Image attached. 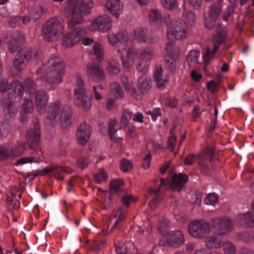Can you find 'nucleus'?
I'll list each match as a JSON object with an SVG mask.
<instances>
[{
	"label": "nucleus",
	"mask_w": 254,
	"mask_h": 254,
	"mask_svg": "<svg viewBox=\"0 0 254 254\" xmlns=\"http://www.w3.org/2000/svg\"><path fill=\"white\" fill-rule=\"evenodd\" d=\"M93 0H66L63 5V14L68 18L67 24L72 27L83 21V16L89 14L94 7Z\"/></svg>",
	"instance_id": "f257e3e1"
},
{
	"label": "nucleus",
	"mask_w": 254,
	"mask_h": 254,
	"mask_svg": "<svg viewBox=\"0 0 254 254\" xmlns=\"http://www.w3.org/2000/svg\"><path fill=\"white\" fill-rule=\"evenodd\" d=\"M64 68L65 64L62 59L54 58L38 69L37 72L41 78L49 84H57L62 81Z\"/></svg>",
	"instance_id": "f03ea898"
},
{
	"label": "nucleus",
	"mask_w": 254,
	"mask_h": 254,
	"mask_svg": "<svg viewBox=\"0 0 254 254\" xmlns=\"http://www.w3.org/2000/svg\"><path fill=\"white\" fill-rule=\"evenodd\" d=\"M153 53L149 47H141L138 49L128 48L125 54L121 56L123 66L125 68H129L134 64L136 59L142 62H148L153 58Z\"/></svg>",
	"instance_id": "7ed1b4c3"
},
{
	"label": "nucleus",
	"mask_w": 254,
	"mask_h": 254,
	"mask_svg": "<svg viewBox=\"0 0 254 254\" xmlns=\"http://www.w3.org/2000/svg\"><path fill=\"white\" fill-rule=\"evenodd\" d=\"M71 109L68 106L61 107L59 101L53 103L50 107L48 118L54 124L56 121H59L63 128L68 127L71 124Z\"/></svg>",
	"instance_id": "20e7f679"
},
{
	"label": "nucleus",
	"mask_w": 254,
	"mask_h": 254,
	"mask_svg": "<svg viewBox=\"0 0 254 254\" xmlns=\"http://www.w3.org/2000/svg\"><path fill=\"white\" fill-rule=\"evenodd\" d=\"M35 87L33 81L29 78L25 80L24 86L18 81H14L8 89V99L4 101L16 104L21 100L24 89L31 94L35 93Z\"/></svg>",
	"instance_id": "39448f33"
},
{
	"label": "nucleus",
	"mask_w": 254,
	"mask_h": 254,
	"mask_svg": "<svg viewBox=\"0 0 254 254\" xmlns=\"http://www.w3.org/2000/svg\"><path fill=\"white\" fill-rule=\"evenodd\" d=\"M167 25V35L168 39L183 40L187 37V27L186 22L181 19L171 20L170 17L165 18Z\"/></svg>",
	"instance_id": "423d86ee"
},
{
	"label": "nucleus",
	"mask_w": 254,
	"mask_h": 254,
	"mask_svg": "<svg viewBox=\"0 0 254 254\" xmlns=\"http://www.w3.org/2000/svg\"><path fill=\"white\" fill-rule=\"evenodd\" d=\"M64 26V23L61 19L51 18L42 28L44 39L49 42L56 41L63 33Z\"/></svg>",
	"instance_id": "0eeeda50"
},
{
	"label": "nucleus",
	"mask_w": 254,
	"mask_h": 254,
	"mask_svg": "<svg viewBox=\"0 0 254 254\" xmlns=\"http://www.w3.org/2000/svg\"><path fill=\"white\" fill-rule=\"evenodd\" d=\"M188 229L192 237L198 239L206 238L211 232L209 223L203 220H197L190 222Z\"/></svg>",
	"instance_id": "6e6552de"
},
{
	"label": "nucleus",
	"mask_w": 254,
	"mask_h": 254,
	"mask_svg": "<svg viewBox=\"0 0 254 254\" xmlns=\"http://www.w3.org/2000/svg\"><path fill=\"white\" fill-rule=\"evenodd\" d=\"M37 55L35 50L28 48H23L19 51L13 62V65L15 70H23L29 61L35 59Z\"/></svg>",
	"instance_id": "1a4fd4ad"
},
{
	"label": "nucleus",
	"mask_w": 254,
	"mask_h": 254,
	"mask_svg": "<svg viewBox=\"0 0 254 254\" xmlns=\"http://www.w3.org/2000/svg\"><path fill=\"white\" fill-rule=\"evenodd\" d=\"M211 225L217 235H226L230 233L234 228V223L228 216L218 217L213 218Z\"/></svg>",
	"instance_id": "9d476101"
},
{
	"label": "nucleus",
	"mask_w": 254,
	"mask_h": 254,
	"mask_svg": "<svg viewBox=\"0 0 254 254\" xmlns=\"http://www.w3.org/2000/svg\"><path fill=\"white\" fill-rule=\"evenodd\" d=\"M26 149V143L17 142L11 146L7 147L0 146V159L14 158L23 154Z\"/></svg>",
	"instance_id": "9b49d317"
},
{
	"label": "nucleus",
	"mask_w": 254,
	"mask_h": 254,
	"mask_svg": "<svg viewBox=\"0 0 254 254\" xmlns=\"http://www.w3.org/2000/svg\"><path fill=\"white\" fill-rule=\"evenodd\" d=\"M78 87L74 90L75 104L84 111H88L91 107L90 99L86 95L85 89L82 87L83 81L79 79L77 80Z\"/></svg>",
	"instance_id": "f8f14e48"
},
{
	"label": "nucleus",
	"mask_w": 254,
	"mask_h": 254,
	"mask_svg": "<svg viewBox=\"0 0 254 254\" xmlns=\"http://www.w3.org/2000/svg\"><path fill=\"white\" fill-rule=\"evenodd\" d=\"M184 236L182 232L176 230L167 233L160 241V244L163 246L167 245L170 246L178 247L184 243Z\"/></svg>",
	"instance_id": "ddd939ff"
},
{
	"label": "nucleus",
	"mask_w": 254,
	"mask_h": 254,
	"mask_svg": "<svg viewBox=\"0 0 254 254\" xmlns=\"http://www.w3.org/2000/svg\"><path fill=\"white\" fill-rule=\"evenodd\" d=\"M227 34V33L224 29L217 32L216 35L213 38L214 44L212 50L207 49L205 53L203 55V61L206 64L210 62L211 59L214 57L220 45L224 41Z\"/></svg>",
	"instance_id": "4468645a"
},
{
	"label": "nucleus",
	"mask_w": 254,
	"mask_h": 254,
	"mask_svg": "<svg viewBox=\"0 0 254 254\" xmlns=\"http://www.w3.org/2000/svg\"><path fill=\"white\" fill-rule=\"evenodd\" d=\"M112 25L111 17L107 15H103L94 19L89 25V29L92 31L98 30L104 33L109 31Z\"/></svg>",
	"instance_id": "2eb2a0df"
},
{
	"label": "nucleus",
	"mask_w": 254,
	"mask_h": 254,
	"mask_svg": "<svg viewBox=\"0 0 254 254\" xmlns=\"http://www.w3.org/2000/svg\"><path fill=\"white\" fill-rule=\"evenodd\" d=\"M108 39L109 43L111 45H115L119 43L121 46H124L123 48L119 47L117 51L118 53L121 54V56L124 54L123 52L125 50L124 45L127 44L130 42L128 33L125 30L120 31L117 34L114 33H109Z\"/></svg>",
	"instance_id": "dca6fc26"
},
{
	"label": "nucleus",
	"mask_w": 254,
	"mask_h": 254,
	"mask_svg": "<svg viewBox=\"0 0 254 254\" xmlns=\"http://www.w3.org/2000/svg\"><path fill=\"white\" fill-rule=\"evenodd\" d=\"M85 34V31L81 27H77L63 37V44L66 47H71L78 43Z\"/></svg>",
	"instance_id": "f3484780"
},
{
	"label": "nucleus",
	"mask_w": 254,
	"mask_h": 254,
	"mask_svg": "<svg viewBox=\"0 0 254 254\" xmlns=\"http://www.w3.org/2000/svg\"><path fill=\"white\" fill-rule=\"evenodd\" d=\"M221 11V6L220 3H214L210 10L204 14L205 25L207 29L212 28Z\"/></svg>",
	"instance_id": "a211bd4d"
},
{
	"label": "nucleus",
	"mask_w": 254,
	"mask_h": 254,
	"mask_svg": "<svg viewBox=\"0 0 254 254\" xmlns=\"http://www.w3.org/2000/svg\"><path fill=\"white\" fill-rule=\"evenodd\" d=\"M87 76L92 80L100 82L105 78V73L102 68L97 64L90 63L86 66Z\"/></svg>",
	"instance_id": "6ab92c4d"
},
{
	"label": "nucleus",
	"mask_w": 254,
	"mask_h": 254,
	"mask_svg": "<svg viewBox=\"0 0 254 254\" xmlns=\"http://www.w3.org/2000/svg\"><path fill=\"white\" fill-rule=\"evenodd\" d=\"M31 148L37 152V154L34 156H26L18 159L15 163L16 166L28 163H38L44 160L43 153L39 146H37L36 148H35L33 145H31Z\"/></svg>",
	"instance_id": "aec40b11"
},
{
	"label": "nucleus",
	"mask_w": 254,
	"mask_h": 254,
	"mask_svg": "<svg viewBox=\"0 0 254 254\" xmlns=\"http://www.w3.org/2000/svg\"><path fill=\"white\" fill-rule=\"evenodd\" d=\"M91 133V128L89 125L86 123H82L77 129L76 137L78 143L81 145H84L89 139Z\"/></svg>",
	"instance_id": "412c9836"
},
{
	"label": "nucleus",
	"mask_w": 254,
	"mask_h": 254,
	"mask_svg": "<svg viewBox=\"0 0 254 254\" xmlns=\"http://www.w3.org/2000/svg\"><path fill=\"white\" fill-rule=\"evenodd\" d=\"M105 6L116 18H119L123 12L124 4L121 0H107Z\"/></svg>",
	"instance_id": "4be33fe9"
},
{
	"label": "nucleus",
	"mask_w": 254,
	"mask_h": 254,
	"mask_svg": "<svg viewBox=\"0 0 254 254\" xmlns=\"http://www.w3.org/2000/svg\"><path fill=\"white\" fill-rule=\"evenodd\" d=\"M237 224L244 225L247 227H254V213L252 212L239 214L236 218Z\"/></svg>",
	"instance_id": "5701e85b"
},
{
	"label": "nucleus",
	"mask_w": 254,
	"mask_h": 254,
	"mask_svg": "<svg viewBox=\"0 0 254 254\" xmlns=\"http://www.w3.org/2000/svg\"><path fill=\"white\" fill-rule=\"evenodd\" d=\"M0 105L3 108L4 115L6 119L9 120L16 116L17 112L16 104L6 101H2Z\"/></svg>",
	"instance_id": "b1692460"
},
{
	"label": "nucleus",
	"mask_w": 254,
	"mask_h": 254,
	"mask_svg": "<svg viewBox=\"0 0 254 254\" xmlns=\"http://www.w3.org/2000/svg\"><path fill=\"white\" fill-rule=\"evenodd\" d=\"M165 17H162L160 13L156 9L151 10L148 15L149 20L152 27L158 29L162 27V22H165Z\"/></svg>",
	"instance_id": "393cba45"
},
{
	"label": "nucleus",
	"mask_w": 254,
	"mask_h": 254,
	"mask_svg": "<svg viewBox=\"0 0 254 254\" xmlns=\"http://www.w3.org/2000/svg\"><path fill=\"white\" fill-rule=\"evenodd\" d=\"M188 180V177L186 174L180 173L174 175L172 178L171 189L180 191Z\"/></svg>",
	"instance_id": "a878e982"
},
{
	"label": "nucleus",
	"mask_w": 254,
	"mask_h": 254,
	"mask_svg": "<svg viewBox=\"0 0 254 254\" xmlns=\"http://www.w3.org/2000/svg\"><path fill=\"white\" fill-rule=\"evenodd\" d=\"M121 81L127 92L130 93L134 98L140 99V94L137 93V91L133 87L132 81H129L128 77L124 75L121 76Z\"/></svg>",
	"instance_id": "bb28decb"
},
{
	"label": "nucleus",
	"mask_w": 254,
	"mask_h": 254,
	"mask_svg": "<svg viewBox=\"0 0 254 254\" xmlns=\"http://www.w3.org/2000/svg\"><path fill=\"white\" fill-rule=\"evenodd\" d=\"M166 50L167 54L164 57L165 64L167 67L171 70H173L175 68V60L172 58V51L174 50V47L172 43H168L166 44Z\"/></svg>",
	"instance_id": "cd10ccee"
},
{
	"label": "nucleus",
	"mask_w": 254,
	"mask_h": 254,
	"mask_svg": "<svg viewBox=\"0 0 254 254\" xmlns=\"http://www.w3.org/2000/svg\"><path fill=\"white\" fill-rule=\"evenodd\" d=\"M35 102L37 110L40 113H42L48 102V97L46 93L44 91H38L35 97Z\"/></svg>",
	"instance_id": "c85d7f7f"
},
{
	"label": "nucleus",
	"mask_w": 254,
	"mask_h": 254,
	"mask_svg": "<svg viewBox=\"0 0 254 254\" xmlns=\"http://www.w3.org/2000/svg\"><path fill=\"white\" fill-rule=\"evenodd\" d=\"M40 138V130L39 124L36 122L33 125L27 132L26 139L31 143H35L39 141Z\"/></svg>",
	"instance_id": "c756f323"
},
{
	"label": "nucleus",
	"mask_w": 254,
	"mask_h": 254,
	"mask_svg": "<svg viewBox=\"0 0 254 254\" xmlns=\"http://www.w3.org/2000/svg\"><path fill=\"white\" fill-rule=\"evenodd\" d=\"M151 87V80L146 76L143 75L138 79L137 88L139 91H137V93L140 94V99L142 94L147 92Z\"/></svg>",
	"instance_id": "7c9ffc66"
},
{
	"label": "nucleus",
	"mask_w": 254,
	"mask_h": 254,
	"mask_svg": "<svg viewBox=\"0 0 254 254\" xmlns=\"http://www.w3.org/2000/svg\"><path fill=\"white\" fill-rule=\"evenodd\" d=\"M23 39V35L19 32L13 33L10 36L8 44V49L10 53H13L16 51Z\"/></svg>",
	"instance_id": "2f4dec72"
},
{
	"label": "nucleus",
	"mask_w": 254,
	"mask_h": 254,
	"mask_svg": "<svg viewBox=\"0 0 254 254\" xmlns=\"http://www.w3.org/2000/svg\"><path fill=\"white\" fill-rule=\"evenodd\" d=\"M154 78L159 88L164 87L169 81L168 77L166 75H163V69L160 66H157L155 68L154 72Z\"/></svg>",
	"instance_id": "473e14b6"
},
{
	"label": "nucleus",
	"mask_w": 254,
	"mask_h": 254,
	"mask_svg": "<svg viewBox=\"0 0 254 254\" xmlns=\"http://www.w3.org/2000/svg\"><path fill=\"white\" fill-rule=\"evenodd\" d=\"M219 235L216 236L215 235L210 237H207L206 239V245L209 248H219L223 245L222 241L219 237Z\"/></svg>",
	"instance_id": "72a5a7b5"
},
{
	"label": "nucleus",
	"mask_w": 254,
	"mask_h": 254,
	"mask_svg": "<svg viewBox=\"0 0 254 254\" xmlns=\"http://www.w3.org/2000/svg\"><path fill=\"white\" fill-rule=\"evenodd\" d=\"M110 92L109 95L115 99L122 98L124 97V92L121 85L117 82L110 84Z\"/></svg>",
	"instance_id": "f704fd0d"
},
{
	"label": "nucleus",
	"mask_w": 254,
	"mask_h": 254,
	"mask_svg": "<svg viewBox=\"0 0 254 254\" xmlns=\"http://www.w3.org/2000/svg\"><path fill=\"white\" fill-rule=\"evenodd\" d=\"M44 12L43 6L39 3L34 4L30 5L29 13L34 19L39 18Z\"/></svg>",
	"instance_id": "c9c22d12"
},
{
	"label": "nucleus",
	"mask_w": 254,
	"mask_h": 254,
	"mask_svg": "<svg viewBox=\"0 0 254 254\" xmlns=\"http://www.w3.org/2000/svg\"><path fill=\"white\" fill-rule=\"evenodd\" d=\"M200 52L196 50L191 51L188 56V62L190 66L196 67L199 65Z\"/></svg>",
	"instance_id": "e433bc0d"
},
{
	"label": "nucleus",
	"mask_w": 254,
	"mask_h": 254,
	"mask_svg": "<svg viewBox=\"0 0 254 254\" xmlns=\"http://www.w3.org/2000/svg\"><path fill=\"white\" fill-rule=\"evenodd\" d=\"M117 125V122L115 120H111L108 124L109 126V133L112 140L116 142L119 141L121 139V137H116L114 136V133L117 131L115 128Z\"/></svg>",
	"instance_id": "4c0bfd02"
},
{
	"label": "nucleus",
	"mask_w": 254,
	"mask_h": 254,
	"mask_svg": "<svg viewBox=\"0 0 254 254\" xmlns=\"http://www.w3.org/2000/svg\"><path fill=\"white\" fill-rule=\"evenodd\" d=\"M224 254H236V248L234 245L229 241L226 240L223 242Z\"/></svg>",
	"instance_id": "58836bf2"
},
{
	"label": "nucleus",
	"mask_w": 254,
	"mask_h": 254,
	"mask_svg": "<svg viewBox=\"0 0 254 254\" xmlns=\"http://www.w3.org/2000/svg\"><path fill=\"white\" fill-rule=\"evenodd\" d=\"M125 218V214L124 212L123 211L122 208L119 209L117 210L113 214V217L111 218L112 220L115 219V224L113 226V228H116L118 226L120 223L123 221Z\"/></svg>",
	"instance_id": "ea45409f"
},
{
	"label": "nucleus",
	"mask_w": 254,
	"mask_h": 254,
	"mask_svg": "<svg viewBox=\"0 0 254 254\" xmlns=\"http://www.w3.org/2000/svg\"><path fill=\"white\" fill-rule=\"evenodd\" d=\"M161 2L164 8L171 11L177 9L178 7L177 0H162Z\"/></svg>",
	"instance_id": "a19ab883"
},
{
	"label": "nucleus",
	"mask_w": 254,
	"mask_h": 254,
	"mask_svg": "<svg viewBox=\"0 0 254 254\" xmlns=\"http://www.w3.org/2000/svg\"><path fill=\"white\" fill-rule=\"evenodd\" d=\"M108 71L114 74H117L120 71L119 62L116 60H112L109 61L107 66Z\"/></svg>",
	"instance_id": "79ce46f5"
},
{
	"label": "nucleus",
	"mask_w": 254,
	"mask_h": 254,
	"mask_svg": "<svg viewBox=\"0 0 254 254\" xmlns=\"http://www.w3.org/2000/svg\"><path fill=\"white\" fill-rule=\"evenodd\" d=\"M146 31L142 28H138L134 30V37L139 42H143L146 40Z\"/></svg>",
	"instance_id": "37998d69"
},
{
	"label": "nucleus",
	"mask_w": 254,
	"mask_h": 254,
	"mask_svg": "<svg viewBox=\"0 0 254 254\" xmlns=\"http://www.w3.org/2000/svg\"><path fill=\"white\" fill-rule=\"evenodd\" d=\"M22 110L25 114L31 113L34 110V104L31 99L25 98L22 104Z\"/></svg>",
	"instance_id": "c03bdc74"
},
{
	"label": "nucleus",
	"mask_w": 254,
	"mask_h": 254,
	"mask_svg": "<svg viewBox=\"0 0 254 254\" xmlns=\"http://www.w3.org/2000/svg\"><path fill=\"white\" fill-rule=\"evenodd\" d=\"M108 179V175L103 170H100L94 175V179L96 183L101 184L105 182Z\"/></svg>",
	"instance_id": "a18cd8bd"
},
{
	"label": "nucleus",
	"mask_w": 254,
	"mask_h": 254,
	"mask_svg": "<svg viewBox=\"0 0 254 254\" xmlns=\"http://www.w3.org/2000/svg\"><path fill=\"white\" fill-rule=\"evenodd\" d=\"M93 53L97 59L100 60L104 55L102 46L99 43H95L93 46Z\"/></svg>",
	"instance_id": "49530a36"
},
{
	"label": "nucleus",
	"mask_w": 254,
	"mask_h": 254,
	"mask_svg": "<svg viewBox=\"0 0 254 254\" xmlns=\"http://www.w3.org/2000/svg\"><path fill=\"white\" fill-rule=\"evenodd\" d=\"M162 148V144L152 139L150 140L147 143V148L150 151H157Z\"/></svg>",
	"instance_id": "de8ad7c7"
},
{
	"label": "nucleus",
	"mask_w": 254,
	"mask_h": 254,
	"mask_svg": "<svg viewBox=\"0 0 254 254\" xmlns=\"http://www.w3.org/2000/svg\"><path fill=\"white\" fill-rule=\"evenodd\" d=\"M120 167L122 171L127 172L132 168L133 165L129 160L124 159L121 161Z\"/></svg>",
	"instance_id": "09e8293b"
},
{
	"label": "nucleus",
	"mask_w": 254,
	"mask_h": 254,
	"mask_svg": "<svg viewBox=\"0 0 254 254\" xmlns=\"http://www.w3.org/2000/svg\"><path fill=\"white\" fill-rule=\"evenodd\" d=\"M51 171L56 177L59 180L63 179V177L61 176L58 177V175H61L63 172L65 171V169L61 166H56L51 167Z\"/></svg>",
	"instance_id": "8fccbe9b"
},
{
	"label": "nucleus",
	"mask_w": 254,
	"mask_h": 254,
	"mask_svg": "<svg viewBox=\"0 0 254 254\" xmlns=\"http://www.w3.org/2000/svg\"><path fill=\"white\" fill-rule=\"evenodd\" d=\"M218 201V195L214 193H209L205 198V203L207 205H215Z\"/></svg>",
	"instance_id": "3c124183"
},
{
	"label": "nucleus",
	"mask_w": 254,
	"mask_h": 254,
	"mask_svg": "<svg viewBox=\"0 0 254 254\" xmlns=\"http://www.w3.org/2000/svg\"><path fill=\"white\" fill-rule=\"evenodd\" d=\"M9 130L10 127L7 124L0 122V137H6L9 133Z\"/></svg>",
	"instance_id": "603ef678"
},
{
	"label": "nucleus",
	"mask_w": 254,
	"mask_h": 254,
	"mask_svg": "<svg viewBox=\"0 0 254 254\" xmlns=\"http://www.w3.org/2000/svg\"><path fill=\"white\" fill-rule=\"evenodd\" d=\"M124 185L123 181L121 180H114L111 182L110 187L112 190H118Z\"/></svg>",
	"instance_id": "864d4df0"
},
{
	"label": "nucleus",
	"mask_w": 254,
	"mask_h": 254,
	"mask_svg": "<svg viewBox=\"0 0 254 254\" xmlns=\"http://www.w3.org/2000/svg\"><path fill=\"white\" fill-rule=\"evenodd\" d=\"M103 90V87L101 85L93 87L94 94L96 100H99L102 98V92Z\"/></svg>",
	"instance_id": "5fc2aeb1"
},
{
	"label": "nucleus",
	"mask_w": 254,
	"mask_h": 254,
	"mask_svg": "<svg viewBox=\"0 0 254 254\" xmlns=\"http://www.w3.org/2000/svg\"><path fill=\"white\" fill-rule=\"evenodd\" d=\"M123 204L128 207L131 203L135 201V199L129 194H127L123 196L122 198Z\"/></svg>",
	"instance_id": "6e6d98bb"
},
{
	"label": "nucleus",
	"mask_w": 254,
	"mask_h": 254,
	"mask_svg": "<svg viewBox=\"0 0 254 254\" xmlns=\"http://www.w3.org/2000/svg\"><path fill=\"white\" fill-rule=\"evenodd\" d=\"M184 18L188 22L193 21L195 19L194 13L190 10H186L183 14Z\"/></svg>",
	"instance_id": "4d7b16f0"
},
{
	"label": "nucleus",
	"mask_w": 254,
	"mask_h": 254,
	"mask_svg": "<svg viewBox=\"0 0 254 254\" xmlns=\"http://www.w3.org/2000/svg\"><path fill=\"white\" fill-rule=\"evenodd\" d=\"M11 88V84H9L8 81L6 79L2 78L0 80V91L5 92L8 89Z\"/></svg>",
	"instance_id": "13d9d810"
},
{
	"label": "nucleus",
	"mask_w": 254,
	"mask_h": 254,
	"mask_svg": "<svg viewBox=\"0 0 254 254\" xmlns=\"http://www.w3.org/2000/svg\"><path fill=\"white\" fill-rule=\"evenodd\" d=\"M147 114L150 115L153 121H155L158 117L161 116L160 110L159 108H156L153 111L147 112Z\"/></svg>",
	"instance_id": "bf43d9fd"
},
{
	"label": "nucleus",
	"mask_w": 254,
	"mask_h": 254,
	"mask_svg": "<svg viewBox=\"0 0 254 254\" xmlns=\"http://www.w3.org/2000/svg\"><path fill=\"white\" fill-rule=\"evenodd\" d=\"M89 163V161L87 158L81 157L77 162L78 166L81 169H84L86 168Z\"/></svg>",
	"instance_id": "052dcab7"
},
{
	"label": "nucleus",
	"mask_w": 254,
	"mask_h": 254,
	"mask_svg": "<svg viewBox=\"0 0 254 254\" xmlns=\"http://www.w3.org/2000/svg\"><path fill=\"white\" fill-rule=\"evenodd\" d=\"M190 76L192 79L196 82H199L202 79L201 74L196 70H192L191 71Z\"/></svg>",
	"instance_id": "680f3d73"
},
{
	"label": "nucleus",
	"mask_w": 254,
	"mask_h": 254,
	"mask_svg": "<svg viewBox=\"0 0 254 254\" xmlns=\"http://www.w3.org/2000/svg\"><path fill=\"white\" fill-rule=\"evenodd\" d=\"M130 114L129 112L126 111L125 112L122 117L121 118V123L123 126H127L128 124V122L130 119Z\"/></svg>",
	"instance_id": "e2e57ef3"
},
{
	"label": "nucleus",
	"mask_w": 254,
	"mask_h": 254,
	"mask_svg": "<svg viewBox=\"0 0 254 254\" xmlns=\"http://www.w3.org/2000/svg\"><path fill=\"white\" fill-rule=\"evenodd\" d=\"M176 143V137L174 135H172L169 137V138L168 139V146L169 148L171 150H173L174 149Z\"/></svg>",
	"instance_id": "0e129e2a"
},
{
	"label": "nucleus",
	"mask_w": 254,
	"mask_h": 254,
	"mask_svg": "<svg viewBox=\"0 0 254 254\" xmlns=\"http://www.w3.org/2000/svg\"><path fill=\"white\" fill-rule=\"evenodd\" d=\"M151 159V155L148 153L147 154L143 159V167L144 169H148L150 167V163Z\"/></svg>",
	"instance_id": "69168bd1"
},
{
	"label": "nucleus",
	"mask_w": 254,
	"mask_h": 254,
	"mask_svg": "<svg viewBox=\"0 0 254 254\" xmlns=\"http://www.w3.org/2000/svg\"><path fill=\"white\" fill-rule=\"evenodd\" d=\"M202 0H188L189 4L195 9L199 8L202 4Z\"/></svg>",
	"instance_id": "338daca9"
},
{
	"label": "nucleus",
	"mask_w": 254,
	"mask_h": 254,
	"mask_svg": "<svg viewBox=\"0 0 254 254\" xmlns=\"http://www.w3.org/2000/svg\"><path fill=\"white\" fill-rule=\"evenodd\" d=\"M21 18L19 17H14L11 18L9 23L11 27L18 26L20 23Z\"/></svg>",
	"instance_id": "774afa93"
}]
</instances>
